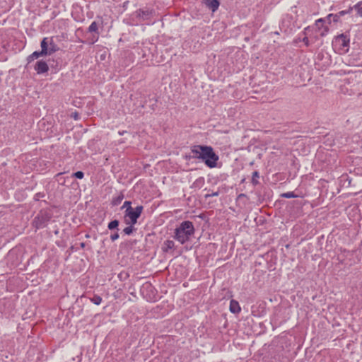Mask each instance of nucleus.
<instances>
[{"instance_id":"obj_2","label":"nucleus","mask_w":362,"mask_h":362,"mask_svg":"<svg viewBox=\"0 0 362 362\" xmlns=\"http://www.w3.org/2000/svg\"><path fill=\"white\" fill-rule=\"evenodd\" d=\"M194 232V226L189 221H183L175 231V238L181 244L187 242Z\"/></svg>"},{"instance_id":"obj_11","label":"nucleus","mask_w":362,"mask_h":362,"mask_svg":"<svg viewBox=\"0 0 362 362\" xmlns=\"http://www.w3.org/2000/svg\"><path fill=\"white\" fill-rule=\"evenodd\" d=\"M45 56V54L43 53H42L41 51H35L33 53H32L28 57V61L29 62L40 57H43Z\"/></svg>"},{"instance_id":"obj_1","label":"nucleus","mask_w":362,"mask_h":362,"mask_svg":"<svg viewBox=\"0 0 362 362\" xmlns=\"http://www.w3.org/2000/svg\"><path fill=\"white\" fill-rule=\"evenodd\" d=\"M192 153L194 158L202 160L209 168L216 166L218 156L214 153L212 147L197 145L192 147Z\"/></svg>"},{"instance_id":"obj_9","label":"nucleus","mask_w":362,"mask_h":362,"mask_svg":"<svg viewBox=\"0 0 362 362\" xmlns=\"http://www.w3.org/2000/svg\"><path fill=\"white\" fill-rule=\"evenodd\" d=\"M229 310L232 313L238 314L241 311L239 303L235 300H231L230 302Z\"/></svg>"},{"instance_id":"obj_25","label":"nucleus","mask_w":362,"mask_h":362,"mask_svg":"<svg viewBox=\"0 0 362 362\" xmlns=\"http://www.w3.org/2000/svg\"><path fill=\"white\" fill-rule=\"evenodd\" d=\"M327 32V28H325V30H324V31H322V32L321 33V35H325V33H326Z\"/></svg>"},{"instance_id":"obj_5","label":"nucleus","mask_w":362,"mask_h":362,"mask_svg":"<svg viewBox=\"0 0 362 362\" xmlns=\"http://www.w3.org/2000/svg\"><path fill=\"white\" fill-rule=\"evenodd\" d=\"M49 39L48 37H44L40 43L41 52L45 54V56L51 55L54 53V48H48L49 45Z\"/></svg>"},{"instance_id":"obj_3","label":"nucleus","mask_w":362,"mask_h":362,"mask_svg":"<svg viewBox=\"0 0 362 362\" xmlns=\"http://www.w3.org/2000/svg\"><path fill=\"white\" fill-rule=\"evenodd\" d=\"M332 47L335 52L343 54L349 51V38L347 35L341 34L332 41Z\"/></svg>"},{"instance_id":"obj_26","label":"nucleus","mask_w":362,"mask_h":362,"mask_svg":"<svg viewBox=\"0 0 362 362\" xmlns=\"http://www.w3.org/2000/svg\"><path fill=\"white\" fill-rule=\"evenodd\" d=\"M253 176L258 177V173H257V172H255V173H253Z\"/></svg>"},{"instance_id":"obj_7","label":"nucleus","mask_w":362,"mask_h":362,"mask_svg":"<svg viewBox=\"0 0 362 362\" xmlns=\"http://www.w3.org/2000/svg\"><path fill=\"white\" fill-rule=\"evenodd\" d=\"M153 288L152 285L149 283H146L142 286L141 293L145 296V298H146L147 300H154L156 299V298L153 295V296H151V295L145 296L146 291H153Z\"/></svg>"},{"instance_id":"obj_15","label":"nucleus","mask_w":362,"mask_h":362,"mask_svg":"<svg viewBox=\"0 0 362 362\" xmlns=\"http://www.w3.org/2000/svg\"><path fill=\"white\" fill-rule=\"evenodd\" d=\"M118 225H119V221L117 220H114L108 223L107 227L110 230H113V229L116 228L118 226Z\"/></svg>"},{"instance_id":"obj_8","label":"nucleus","mask_w":362,"mask_h":362,"mask_svg":"<svg viewBox=\"0 0 362 362\" xmlns=\"http://www.w3.org/2000/svg\"><path fill=\"white\" fill-rule=\"evenodd\" d=\"M205 5L213 12L218 10L220 3L218 0H203Z\"/></svg>"},{"instance_id":"obj_23","label":"nucleus","mask_w":362,"mask_h":362,"mask_svg":"<svg viewBox=\"0 0 362 362\" xmlns=\"http://www.w3.org/2000/svg\"><path fill=\"white\" fill-rule=\"evenodd\" d=\"M119 238V234L117 233H115L110 235V239L112 241H115Z\"/></svg>"},{"instance_id":"obj_18","label":"nucleus","mask_w":362,"mask_h":362,"mask_svg":"<svg viewBox=\"0 0 362 362\" xmlns=\"http://www.w3.org/2000/svg\"><path fill=\"white\" fill-rule=\"evenodd\" d=\"M282 197L285 198H294L297 197V195H296L293 192H288L286 193H284L282 194Z\"/></svg>"},{"instance_id":"obj_17","label":"nucleus","mask_w":362,"mask_h":362,"mask_svg":"<svg viewBox=\"0 0 362 362\" xmlns=\"http://www.w3.org/2000/svg\"><path fill=\"white\" fill-rule=\"evenodd\" d=\"M328 19H330L331 18H333L334 22H337L339 19L340 18L339 15L338 13L336 14H329L327 17Z\"/></svg>"},{"instance_id":"obj_28","label":"nucleus","mask_w":362,"mask_h":362,"mask_svg":"<svg viewBox=\"0 0 362 362\" xmlns=\"http://www.w3.org/2000/svg\"><path fill=\"white\" fill-rule=\"evenodd\" d=\"M361 4H362V1H359Z\"/></svg>"},{"instance_id":"obj_12","label":"nucleus","mask_w":362,"mask_h":362,"mask_svg":"<svg viewBox=\"0 0 362 362\" xmlns=\"http://www.w3.org/2000/svg\"><path fill=\"white\" fill-rule=\"evenodd\" d=\"M310 31V27H307L304 30V34L305 36L303 38L302 41L305 43V45L306 46H309V45H310V40L308 39V37L307 36L309 34Z\"/></svg>"},{"instance_id":"obj_21","label":"nucleus","mask_w":362,"mask_h":362,"mask_svg":"<svg viewBox=\"0 0 362 362\" xmlns=\"http://www.w3.org/2000/svg\"><path fill=\"white\" fill-rule=\"evenodd\" d=\"M351 11H352V8L350 7L348 10L341 11L337 13L339 15V17H341V16H344L345 14L350 13Z\"/></svg>"},{"instance_id":"obj_19","label":"nucleus","mask_w":362,"mask_h":362,"mask_svg":"<svg viewBox=\"0 0 362 362\" xmlns=\"http://www.w3.org/2000/svg\"><path fill=\"white\" fill-rule=\"evenodd\" d=\"M73 176H74L75 177H76L78 179H82L84 176V174L81 171H77L73 174Z\"/></svg>"},{"instance_id":"obj_14","label":"nucleus","mask_w":362,"mask_h":362,"mask_svg":"<svg viewBox=\"0 0 362 362\" xmlns=\"http://www.w3.org/2000/svg\"><path fill=\"white\" fill-rule=\"evenodd\" d=\"M90 301L95 305H98L102 303V298L98 295H95L90 298Z\"/></svg>"},{"instance_id":"obj_4","label":"nucleus","mask_w":362,"mask_h":362,"mask_svg":"<svg viewBox=\"0 0 362 362\" xmlns=\"http://www.w3.org/2000/svg\"><path fill=\"white\" fill-rule=\"evenodd\" d=\"M143 206H138L135 209L129 208L127 210V216L130 219L132 225L136 223L138 218L141 216Z\"/></svg>"},{"instance_id":"obj_27","label":"nucleus","mask_w":362,"mask_h":362,"mask_svg":"<svg viewBox=\"0 0 362 362\" xmlns=\"http://www.w3.org/2000/svg\"><path fill=\"white\" fill-rule=\"evenodd\" d=\"M81 247H84V243H82L81 244Z\"/></svg>"},{"instance_id":"obj_24","label":"nucleus","mask_w":362,"mask_h":362,"mask_svg":"<svg viewBox=\"0 0 362 362\" xmlns=\"http://www.w3.org/2000/svg\"><path fill=\"white\" fill-rule=\"evenodd\" d=\"M324 20L322 18H320L317 21H316L315 25L318 28H320V24L322 23Z\"/></svg>"},{"instance_id":"obj_6","label":"nucleus","mask_w":362,"mask_h":362,"mask_svg":"<svg viewBox=\"0 0 362 362\" xmlns=\"http://www.w3.org/2000/svg\"><path fill=\"white\" fill-rule=\"evenodd\" d=\"M35 70L37 74H44L48 71L49 67L45 61H38L35 66Z\"/></svg>"},{"instance_id":"obj_10","label":"nucleus","mask_w":362,"mask_h":362,"mask_svg":"<svg viewBox=\"0 0 362 362\" xmlns=\"http://www.w3.org/2000/svg\"><path fill=\"white\" fill-rule=\"evenodd\" d=\"M175 246V243L173 240H165L162 246V249L164 252H167L170 250H172Z\"/></svg>"},{"instance_id":"obj_20","label":"nucleus","mask_w":362,"mask_h":362,"mask_svg":"<svg viewBox=\"0 0 362 362\" xmlns=\"http://www.w3.org/2000/svg\"><path fill=\"white\" fill-rule=\"evenodd\" d=\"M124 233L127 235H130L133 231L132 226H128L124 228L123 230Z\"/></svg>"},{"instance_id":"obj_22","label":"nucleus","mask_w":362,"mask_h":362,"mask_svg":"<svg viewBox=\"0 0 362 362\" xmlns=\"http://www.w3.org/2000/svg\"><path fill=\"white\" fill-rule=\"evenodd\" d=\"M49 45L48 48H54V52L57 50L56 45L54 43L53 40L52 38L49 39Z\"/></svg>"},{"instance_id":"obj_13","label":"nucleus","mask_w":362,"mask_h":362,"mask_svg":"<svg viewBox=\"0 0 362 362\" xmlns=\"http://www.w3.org/2000/svg\"><path fill=\"white\" fill-rule=\"evenodd\" d=\"M98 26L95 21L91 23L90 26L88 27V31L90 33H98Z\"/></svg>"},{"instance_id":"obj_16","label":"nucleus","mask_w":362,"mask_h":362,"mask_svg":"<svg viewBox=\"0 0 362 362\" xmlns=\"http://www.w3.org/2000/svg\"><path fill=\"white\" fill-rule=\"evenodd\" d=\"M354 8L357 11L358 16L362 17V4L360 2L357 3L354 6Z\"/></svg>"}]
</instances>
